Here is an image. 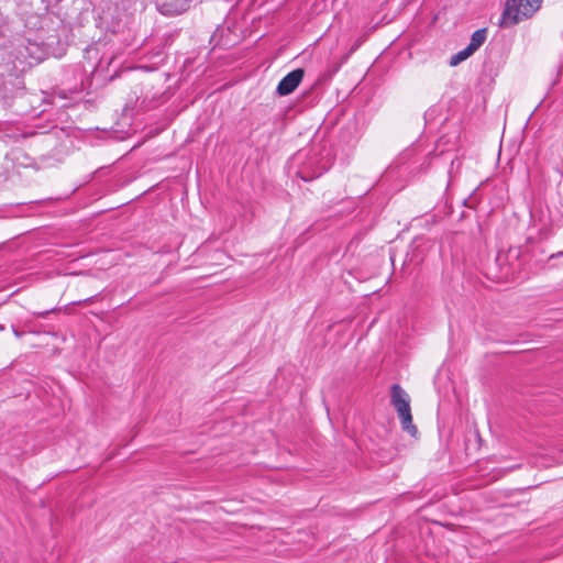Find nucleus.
Here are the masks:
<instances>
[{
    "mask_svg": "<svg viewBox=\"0 0 563 563\" xmlns=\"http://www.w3.org/2000/svg\"><path fill=\"white\" fill-rule=\"evenodd\" d=\"M14 334H15V336H18V338L21 335V334H20V332H18L16 330H14Z\"/></svg>",
    "mask_w": 563,
    "mask_h": 563,
    "instance_id": "obj_7",
    "label": "nucleus"
},
{
    "mask_svg": "<svg viewBox=\"0 0 563 563\" xmlns=\"http://www.w3.org/2000/svg\"><path fill=\"white\" fill-rule=\"evenodd\" d=\"M542 0H506L499 25L511 27L531 18L541 7Z\"/></svg>",
    "mask_w": 563,
    "mask_h": 563,
    "instance_id": "obj_1",
    "label": "nucleus"
},
{
    "mask_svg": "<svg viewBox=\"0 0 563 563\" xmlns=\"http://www.w3.org/2000/svg\"><path fill=\"white\" fill-rule=\"evenodd\" d=\"M390 402L397 411L402 429L415 437L418 433V429L412 421L410 397L398 384H394L390 387Z\"/></svg>",
    "mask_w": 563,
    "mask_h": 563,
    "instance_id": "obj_2",
    "label": "nucleus"
},
{
    "mask_svg": "<svg viewBox=\"0 0 563 563\" xmlns=\"http://www.w3.org/2000/svg\"><path fill=\"white\" fill-rule=\"evenodd\" d=\"M486 35H487L486 29H479V30L475 31L472 34L470 44L467 45L468 51H472L473 53H475L484 44V42L486 40Z\"/></svg>",
    "mask_w": 563,
    "mask_h": 563,
    "instance_id": "obj_5",
    "label": "nucleus"
},
{
    "mask_svg": "<svg viewBox=\"0 0 563 563\" xmlns=\"http://www.w3.org/2000/svg\"><path fill=\"white\" fill-rule=\"evenodd\" d=\"M563 255V252H560L556 254V256H562Z\"/></svg>",
    "mask_w": 563,
    "mask_h": 563,
    "instance_id": "obj_8",
    "label": "nucleus"
},
{
    "mask_svg": "<svg viewBox=\"0 0 563 563\" xmlns=\"http://www.w3.org/2000/svg\"><path fill=\"white\" fill-rule=\"evenodd\" d=\"M305 71L301 68L288 73L278 84L276 92L279 96L290 95L301 82Z\"/></svg>",
    "mask_w": 563,
    "mask_h": 563,
    "instance_id": "obj_3",
    "label": "nucleus"
},
{
    "mask_svg": "<svg viewBox=\"0 0 563 563\" xmlns=\"http://www.w3.org/2000/svg\"><path fill=\"white\" fill-rule=\"evenodd\" d=\"M197 0H172L169 3H164L163 9L165 13L181 14L190 9Z\"/></svg>",
    "mask_w": 563,
    "mask_h": 563,
    "instance_id": "obj_4",
    "label": "nucleus"
},
{
    "mask_svg": "<svg viewBox=\"0 0 563 563\" xmlns=\"http://www.w3.org/2000/svg\"><path fill=\"white\" fill-rule=\"evenodd\" d=\"M472 54H474V53L472 51H468V47L466 46L464 49L460 51L459 53H456L455 55H453L451 57L450 65L451 66H456L461 62H463L466 58H468Z\"/></svg>",
    "mask_w": 563,
    "mask_h": 563,
    "instance_id": "obj_6",
    "label": "nucleus"
}]
</instances>
